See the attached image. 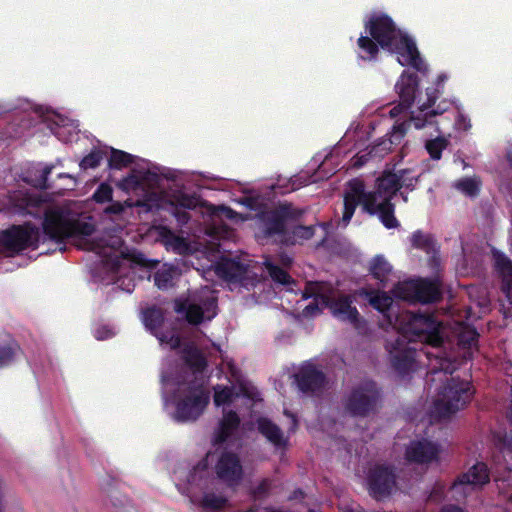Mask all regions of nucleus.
I'll return each mask as SVG.
<instances>
[{
	"label": "nucleus",
	"mask_w": 512,
	"mask_h": 512,
	"mask_svg": "<svg viewBox=\"0 0 512 512\" xmlns=\"http://www.w3.org/2000/svg\"><path fill=\"white\" fill-rule=\"evenodd\" d=\"M394 295L409 302L427 304L440 300L442 294L437 280L419 278L399 283L394 289Z\"/></svg>",
	"instance_id": "nucleus-11"
},
{
	"label": "nucleus",
	"mask_w": 512,
	"mask_h": 512,
	"mask_svg": "<svg viewBox=\"0 0 512 512\" xmlns=\"http://www.w3.org/2000/svg\"><path fill=\"white\" fill-rule=\"evenodd\" d=\"M457 344L463 350L477 348L479 333L476 328L466 323H460L456 329Z\"/></svg>",
	"instance_id": "nucleus-28"
},
{
	"label": "nucleus",
	"mask_w": 512,
	"mask_h": 512,
	"mask_svg": "<svg viewBox=\"0 0 512 512\" xmlns=\"http://www.w3.org/2000/svg\"><path fill=\"white\" fill-rule=\"evenodd\" d=\"M233 391L232 388L225 386H218L215 388L214 393V403L216 406H221L223 404H228L232 401Z\"/></svg>",
	"instance_id": "nucleus-49"
},
{
	"label": "nucleus",
	"mask_w": 512,
	"mask_h": 512,
	"mask_svg": "<svg viewBox=\"0 0 512 512\" xmlns=\"http://www.w3.org/2000/svg\"><path fill=\"white\" fill-rule=\"evenodd\" d=\"M396 125L393 126L392 133L388 139H381L377 143H375L369 150L368 153L362 154L357 158V161L355 162L356 166H362L366 161H368L370 158H383L385 155H387L391 149L393 144H399L401 139L404 136H399V138L395 137V131H396Z\"/></svg>",
	"instance_id": "nucleus-22"
},
{
	"label": "nucleus",
	"mask_w": 512,
	"mask_h": 512,
	"mask_svg": "<svg viewBox=\"0 0 512 512\" xmlns=\"http://www.w3.org/2000/svg\"><path fill=\"white\" fill-rule=\"evenodd\" d=\"M490 482V470L486 463L476 462L466 472L461 473L454 480L451 489L455 493L466 496L470 490L482 488Z\"/></svg>",
	"instance_id": "nucleus-13"
},
{
	"label": "nucleus",
	"mask_w": 512,
	"mask_h": 512,
	"mask_svg": "<svg viewBox=\"0 0 512 512\" xmlns=\"http://www.w3.org/2000/svg\"><path fill=\"white\" fill-rule=\"evenodd\" d=\"M409 108H406L404 106L401 105V100L399 101V104L394 106L391 110H390V115L392 117H396L398 116L399 114L402 113L403 110H408Z\"/></svg>",
	"instance_id": "nucleus-60"
},
{
	"label": "nucleus",
	"mask_w": 512,
	"mask_h": 512,
	"mask_svg": "<svg viewBox=\"0 0 512 512\" xmlns=\"http://www.w3.org/2000/svg\"><path fill=\"white\" fill-rule=\"evenodd\" d=\"M240 418L238 414L230 410L224 413L219 427L214 435V444H223L239 428Z\"/></svg>",
	"instance_id": "nucleus-24"
},
{
	"label": "nucleus",
	"mask_w": 512,
	"mask_h": 512,
	"mask_svg": "<svg viewBox=\"0 0 512 512\" xmlns=\"http://www.w3.org/2000/svg\"><path fill=\"white\" fill-rule=\"evenodd\" d=\"M162 344H167L171 349H177L181 346V336L174 330L158 331L154 334Z\"/></svg>",
	"instance_id": "nucleus-45"
},
{
	"label": "nucleus",
	"mask_w": 512,
	"mask_h": 512,
	"mask_svg": "<svg viewBox=\"0 0 512 512\" xmlns=\"http://www.w3.org/2000/svg\"><path fill=\"white\" fill-rule=\"evenodd\" d=\"M143 185V180L135 174H130L123 178L119 183V187L124 190H137Z\"/></svg>",
	"instance_id": "nucleus-51"
},
{
	"label": "nucleus",
	"mask_w": 512,
	"mask_h": 512,
	"mask_svg": "<svg viewBox=\"0 0 512 512\" xmlns=\"http://www.w3.org/2000/svg\"><path fill=\"white\" fill-rule=\"evenodd\" d=\"M134 162V156L118 149H111V155L108 160V166L111 169L120 170L130 166Z\"/></svg>",
	"instance_id": "nucleus-38"
},
{
	"label": "nucleus",
	"mask_w": 512,
	"mask_h": 512,
	"mask_svg": "<svg viewBox=\"0 0 512 512\" xmlns=\"http://www.w3.org/2000/svg\"><path fill=\"white\" fill-rule=\"evenodd\" d=\"M0 211L9 216L43 217L42 230L45 236L55 242L69 238L71 218L58 207H50L45 199L27 191H13L2 201Z\"/></svg>",
	"instance_id": "nucleus-2"
},
{
	"label": "nucleus",
	"mask_w": 512,
	"mask_h": 512,
	"mask_svg": "<svg viewBox=\"0 0 512 512\" xmlns=\"http://www.w3.org/2000/svg\"><path fill=\"white\" fill-rule=\"evenodd\" d=\"M39 241L40 229L30 222L0 230V252L7 256H15L29 248L37 249Z\"/></svg>",
	"instance_id": "nucleus-9"
},
{
	"label": "nucleus",
	"mask_w": 512,
	"mask_h": 512,
	"mask_svg": "<svg viewBox=\"0 0 512 512\" xmlns=\"http://www.w3.org/2000/svg\"><path fill=\"white\" fill-rule=\"evenodd\" d=\"M113 196V189L107 183H101L95 192L93 193L92 199L99 204L111 202Z\"/></svg>",
	"instance_id": "nucleus-46"
},
{
	"label": "nucleus",
	"mask_w": 512,
	"mask_h": 512,
	"mask_svg": "<svg viewBox=\"0 0 512 512\" xmlns=\"http://www.w3.org/2000/svg\"><path fill=\"white\" fill-rule=\"evenodd\" d=\"M315 234V228L312 225H293L288 227V231L282 243V246H293L311 239Z\"/></svg>",
	"instance_id": "nucleus-27"
},
{
	"label": "nucleus",
	"mask_w": 512,
	"mask_h": 512,
	"mask_svg": "<svg viewBox=\"0 0 512 512\" xmlns=\"http://www.w3.org/2000/svg\"><path fill=\"white\" fill-rule=\"evenodd\" d=\"M306 183H307L306 179H304L303 181H300V178H298V177L292 178L291 179V190L292 191L297 190L301 186L305 185Z\"/></svg>",
	"instance_id": "nucleus-58"
},
{
	"label": "nucleus",
	"mask_w": 512,
	"mask_h": 512,
	"mask_svg": "<svg viewBox=\"0 0 512 512\" xmlns=\"http://www.w3.org/2000/svg\"><path fill=\"white\" fill-rule=\"evenodd\" d=\"M52 169L53 167L52 166H46L43 170H42V173H41V184L40 186L42 188H48L46 182L48 180V177L49 175L51 174L52 172Z\"/></svg>",
	"instance_id": "nucleus-57"
},
{
	"label": "nucleus",
	"mask_w": 512,
	"mask_h": 512,
	"mask_svg": "<svg viewBox=\"0 0 512 512\" xmlns=\"http://www.w3.org/2000/svg\"><path fill=\"white\" fill-rule=\"evenodd\" d=\"M495 446L501 451L512 453V434L497 432L494 434Z\"/></svg>",
	"instance_id": "nucleus-47"
},
{
	"label": "nucleus",
	"mask_w": 512,
	"mask_h": 512,
	"mask_svg": "<svg viewBox=\"0 0 512 512\" xmlns=\"http://www.w3.org/2000/svg\"><path fill=\"white\" fill-rule=\"evenodd\" d=\"M447 79V76L444 75V74H440L438 77H437V86H442L443 83L446 81Z\"/></svg>",
	"instance_id": "nucleus-64"
},
{
	"label": "nucleus",
	"mask_w": 512,
	"mask_h": 512,
	"mask_svg": "<svg viewBox=\"0 0 512 512\" xmlns=\"http://www.w3.org/2000/svg\"><path fill=\"white\" fill-rule=\"evenodd\" d=\"M228 504L225 496L213 492L205 493L201 500V507L210 512H222Z\"/></svg>",
	"instance_id": "nucleus-36"
},
{
	"label": "nucleus",
	"mask_w": 512,
	"mask_h": 512,
	"mask_svg": "<svg viewBox=\"0 0 512 512\" xmlns=\"http://www.w3.org/2000/svg\"><path fill=\"white\" fill-rule=\"evenodd\" d=\"M216 211L218 212L219 216H223L229 220H234L238 216V213L236 211L224 205L219 206Z\"/></svg>",
	"instance_id": "nucleus-54"
},
{
	"label": "nucleus",
	"mask_w": 512,
	"mask_h": 512,
	"mask_svg": "<svg viewBox=\"0 0 512 512\" xmlns=\"http://www.w3.org/2000/svg\"><path fill=\"white\" fill-rule=\"evenodd\" d=\"M320 285L317 282H308L303 291L302 297L303 299L314 298L315 300H320Z\"/></svg>",
	"instance_id": "nucleus-52"
},
{
	"label": "nucleus",
	"mask_w": 512,
	"mask_h": 512,
	"mask_svg": "<svg viewBox=\"0 0 512 512\" xmlns=\"http://www.w3.org/2000/svg\"><path fill=\"white\" fill-rule=\"evenodd\" d=\"M173 215L176 218L177 222L182 226L186 225L191 218L190 214L181 208H175Z\"/></svg>",
	"instance_id": "nucleus-53"
},
{
	"label": "nucleus",
	"mask_w": 512,
	"mask_h": 512,
	"mask_svg": "<svg viewBox=\"0 0 512 512\" xmlns=\"http://www.w3.org/2000/svg\"><path fill=\"white\" fill-rule=\"evenodd\" d=\"M20 350L18 342L11 337L0 342V369L11 365Z\"/></svg>",
	"instance_id": "nucleus-30"
},
{
	"label": "nucleus",
	"mask_w": 512,
	"mask_h": 512,
	"mask_svg": "<svg viewBox=\"0 0 512 512\" xmlns=\"http://www.w3.org/2000/svg\"><path fill=\"white\" fill-rule=\"evenodd\" d=\"M243 204L247 206L249 209H256L257 207V199L253 197H245L243 200Z\"/></svg>",
	"instance_id": "nucleus-59"
},
{
	"label": "nucleus",
	"mask_w": 512,
	"mask_h": 512,
	"mask_svg": "<svg viewBox=\"0 0 512 512\" xmlns=\"http://www.w3.org/2000/svg\"><path fill=\"white\" fill-rule=\"evenodd\" d=\"M438 446L426 439L412 441L406 449V458L410 462L425 464L437 459Z\"/></svg>",
	"instance_id": "nucleus-17"
},
{
	"label": "nucleus",
	"mask_w": 512,
	"mask_h": 512,
	"mask_svg": "<svg viewBox=\"0 0 512 512\" xmlns=\"http://www.w3.org/2000/svg\"><path fill=\"white\" fill-rule=\"evenodd\" d=\"M321 303L331 310L334 317L348 321L354 327H358L360 314L355 306H352L353 299L350 295H341L337 298L328 295H320Z\"/></svg>",
	"instance_id": "nucleus-16"
},
{
	"label": "nucleus",
	"mask_w": 512,
	"mask_h": 512,
	"mask_svg": "<svg viewBox=\"0 0 512 512\" xmlns=\"http://www.w3.org/2000/svg\"><path fill=\"white\" fill-rule=\"evenodd\" d=\"M397 175V178L399 180L400 189L402 187H405L407 189H414L415 184L417 182V177L412 175V170L410 169H401L397 172H395Z\"/></svg>",
	"instance_id": "nucleus-48"
},
{
	"label": "nucleus",
	"mask_w": 512,
	"mask_h": 512,
	"mask_svg": "<svg viewBox=\"0 0 512 512\" xmlns=\"http://www.w3.org/2000/svg\"><path fill=\"white\" fill-rule=\"evenodd\" d=\"M304 497V492L301 489H296L293 494L289 497L290 500L301 499Z\"/></svg>",
	"instance_id": "nucleus-63"
},
{
	"label": "nucleus",
	"mask_w": 512,
	"mask_h": 512,
	"mask_svg": "<svg viewBox=\"0 0 512 512\" xmlns=\"http://www.w3.org/2000/svg\"><path fill=\"white\" fill-rule=\"evenodd\" d=\"M145 327L154 335L164 323V314L160 308L150 307L143 312Z\"/></svg>",
	"instance_id": "nucleus-34"
},
{
	"label": "nucleus",
	"mask_w": 512,
	"mask_h": 512,
	"mask_svg": "<svg viewBox=\"0 0 512 512\" xmlns=\"http://www.w3.org/2000/svg\"><path fill=\"white\" fill-rule=\"evenodd\" d=\"M271 487H272L271 480L268 478H265V479L261 480V482L251 490V496L254 499H262L269 494Z\"/></svg>",
	"instance_id": "nucleus-50"
},
{
	"label": "nucleus",
	"mask_w": 512,
	"mask_h": 512,
	"mask_svg": "<svg viewBox=\"0 0 512 512\" xmlns=\"http://www.w3.org/2000/svg\"><path fill=\"white\" fill-rule=\"evenodd\" d=\"M472 397L471 383L452 377L444 385L440 398L434 402V411L439 418H449L463 409Z\"/></svg>",
	"instance_id": "nucleus-8"
},
{
	"label": "nucleus",
	"mask_w": 512,
	"mask_h": 512,
	"mask_svg": "<svg viewBox=\"0 0 512 512\" xmlns=\"http://www.w3.org/2000/svg\"><path fill=\"white\" fill-rule=\"evenodd\" d=\"M448 146V141L443 137L427 140L425 148L433 160H440L442 152Z\"/></svg>",
	"instance_id": "nucleus-42"
},
{
	"label": "nucleus",
	"mask_w": 512,
	"mask_h": 512,
	"mask_svg": "<svg viewBox=\"0 0 512 512\" xmlns=\"http://www.w3.org/2000/svg\"><path fill=\"white\" fill-rule=\"evenodd\" d=\"M321 312L317 300L308 304L302 311L304 317H312Z\"/></svg>",
	"instance_id": "nucleus-55"
},
{
	"label": "nucleus",
	"mask_w": 512,
	"mask_h": 512,
	"mask_svg": "<svg viewBox=\"0 0 512 512\" xmlns=\"http://www.w3.org/2000/svg\"><path fill=\"white\" fill-rule=\"evenodd\" d=\"M434 356L435 364L433 365L431 372L436 373L438 371L444 372L445 374L452 375L457 369V362L450 357H447L445 353L439 352Z\"/></svg>",
	"instance_id": "nucleus-39"
},
{
	"label": "nucleus",
	"mask_w": 512,
	"mask_h": 512,
	"mask_svg": "<svg viewBox=\"0 0 512 512\" xmlns=\"http://www.w3.org/2000/svg\"><path fill=\"white\" fill-rule=\"evenodd\" d=\"M176 268L172 265L164 264L154 274V283L160 290H167L173 287Z\"/></svg>",
	"instance_id": "nucleus-32"
},
{
	"label": "nucleus",
	"mask_w": 512,
	"mask_h": 512,
	"mask_svg": "<svg viewBox=\"0 0 512 512\" xmlns=\"http://www.w3.org/2000/svg\"><path fill=\"white\" fill-rule=\"evenodd\" d=\"M403 335L394 342H388L386 349L390 355L391 366L400 374H407L413 369L417 350L411 342H421L434 348L444 343L445 328L434 314L408 313L404 318Z\"/></svg>",
	"instance_id": "nucleus-1"
},
{
	"label": "nucleus",
	"mask_w": 512,
	"mask_h": 512,
	"mask_svg": "<svg viewBox=\"0 0 512 512\" xmlns=\"http://www.w3.org/2000/svg\"><path fill=\"white\" fill-rule=\"evenodd\" d=\"M395 88L401 100V105L406 108H411L419 89V78L417 74L403 71L396 82Z\"/></svg>",
	"instance_id": "nucleus-19"
},
{
	"label": "nucleus",
	"mask_w": 512,
	"mask_h": 512,
	"mask_svg": "<svg viewBox=\"0 0 512 512\" xmlns=\"http://www.w3.org/2000/svg\"><path fill=\"white\" fill-rule=\"evenodd\" d=\"M396 474L392 466L378 464L367 475L369 494L376 500L389 497L396 487Z\"/></svg>",
	"instance_id": "nucleus-12"
},
{
	"label": "nucleus",
	"mask_w": 512,
	"mask_h": 512,
	"mask_svg": "<svg viewBox=\"0 0 512 512\" xmlns=\"http://www.w3.org/2000/svg\"><path fill=\"white\" fill-rule=\"evenodd\" d=\"M441 91L439 88H427L426 102L422 103L419 106V113L414 114L411 113V116L408 120L399 123L396 126L395 137L399 138V136H405L408 129L413 126L415 129H422L426 126L436 124L435 117L443 114L449 108V103L447 101H441L435 108L434 105L438 100Z\"/></svg>",
	"instance_id": "nucleus-10"
},
{
	"label": "nucleus",
	"mask_w": 512,
	"mask_h": 512,
	"mask_svg": "<svg viewBox=\"0 0 512 512\" xmlns=\"http://www.w3.org/2000/svg\"><path fill=\"white\" fill-rule=\"evenodd\" d=\"M104 155L102 150L93 149L88 155L82 158L79 166L82 170L95 169L100 165Z\"/></svg>",
	"instance_id": "nucleus-44"
},
{
	"label": "nucleus",
	"mask_w": 512,
	"mask_h": 512,
	"mask_svg": "<svg viewBox=\"0 0 512 512\" xmlns=\"http://www.w3.org/2000/svg\"><path fill=\"white\" fill-rule=\"evenodd\" d=\"M369 271L375 279L383 283L387 280V277L391 273L392 266L384 258V256L377 255L372 259Z\"/></svg>",
	"instance_id": "nucleus-33"
},
{
	"label": "nucleus",
	"mask_w": 512,
	"mask_h": 512,
	"mask_svg": "<svg viewBox=\"0 0 512 512\" xmlns=\"http://www.w3.org/2000/svg\"><path fill=\"white\" fill-rule=\"evenodd\" d=\"M400 190L399 180L395 172L385 171L376 181L375 191H366V194H375V199H392Z\"/></svg>",
	"instance_id": "nucleus-21"
},
{
	"label": "nucleus",
	"mask_w": 512,
	"mask_h": 512,
	"mask_svg": "<svg viewBox=\"0 0 512 512\" xmlns=\"http://www.w3.org/2000/svg\"><path fill=\"white\" fill-rule=\"evenodd\" d=\"M257 428L269 442L276 447H284L286 440L284 439L282 430L270 419L260 417L257 420Z\"/></svg>",
	"instance_id": "nucleus-25"
},
{
	"label": "nucleus",
	"mask_w": 512,
	"mask_h": 512,
	"mask_svg": "<svg viewBox=\"0 0 512 512\" xmlns=\"http://www.w3.org/2000/svg\"><path fill=\"white\" fill-rule=\"evenodd\" d=\"M453 187L465 196L474 198L480 193L481 180L477 177H462L453 183Z\"/></svg>",
	"instance_id": "nucleus-31"
},
{
	"label": "nucleus",
	"mask_w": 512,
	"mask_h": 512,
	"mask_svg": "<svg viewBox=\"0 0 512 512\" xmlns=\"http://www.w3.org/2000/svg\"><path fill=\"white\" fill-rule=\"evenodd\" d=\"M210 402V393L203 384L191 381L180 390L175 403L174 419L177 422H194L204 412Z\"/></svg>",
	"instance_id": "nucleus-7"
},
{
	"label": "nucleus",
	"mask_w": 512,
	"mask_h": 512,
	"mask_svg": "<svg viewBox=\"0 0 512 512\" xmlns=\"http://www.w3.org/2000/svg\"><path fill=\"white\" fill-rule=\"evenodd\" d=\"M171 204L175 208L193 210L198 206V198L195 195L180 193L174 196Z\"/></svg>",
	"instance_id": "nucleus-43"
},
{
	"label": "nucleus",
	"mask_w": 512,
	"mask_h": 512,
	"mask_svg": "<svg viewBox=\"0 0 512 512\" xmlns=\"http://www.w3.org/2000/svg\"><path fill=\"white\" fill-rule=\"evenodd\" d=\"M135 261H136L137 263L142 264V265H145V266H151V267H155V266L158 264V262H157V261H154V262L149 261V264H148V263H146V262H144L143 257H142V255H141V254H140L138 257H136Z\"/></svg>",
	"instance_id": "nucleus-62"
},
{
	"label": "nucleus",
	"mask_w": 512,
	"mask_h": 512,
	"mask_svg": "<svg viewBox=\"0 0 512 512\" xmlns=\"http://www.w3.org/2000/svg\"><path fill=\"white\" fill-rule=\"evenodd\" d=\"M214 470L217 478L230 488L238 486L244 475L239 456L231 451H223L220 454Z\"/></svg>",
	"instance_id": "nucleus-14"
},
{
	"label": "nucleus",
	"mask_w": 512,
	"mask_h": 512,
	"mask_svg": "<svg viewBox=\"0 0 512 512\" xmlns=\"http://www.w3.org/2000/svg\"><path fill=\"white\" fill-rule=\"evenodd\" d=\"M383 403V390L373 379L353 385L342 399L344 411L354 418H368L378 413Z\"/></svg>",
	"instance_id": "nucleus-6"
},
{
	"label": "nucleus",
	"mask_w": 512,
	"mask_h": 512,
	"mask_svg": "<svg viewBox=\"0 0 512 512\" xmlns=\"http://www.w3.org/2000/svg\"><path fill=\"white\" fill-rule=\"evenodd\" d=\"M494 269L502 279V291L512 304V260L502 251L492 248Z\"/></svg>",
	"instance_id": "nucleus-18"
},
{
	"label": "nucleus",
	"mask_w": 512,
	"mask_h": 512,
	"mask_svg": "<svg viewBox=\"0 0 512 512\" xmlns=\"http://www.w3.org/2000/svg\"><path fill=\"white\" fill-rule=\"evenodd\" d=\"M182 358L185 364L194 372H203L207 367L205 355L193 344H188L183 348Z\"/></svg>",
	"instance_id": "nucleus-26"
},
{
	"label": "nucleus",
	"mask_w": 512,
	"mask_h": 512,
	"mask_svg": "<svg viewBox=\"0 0 512 512\" xmlns=\"http://www.w3.org/2000/svg\"><path fill=\"white\" fill-rule=\"evenodd\" d=\"M365 31L382 49L397 54L401 66H410L420 73L428 71L415 41L399 29L387 14H372L365 22Z\"/></svg>",
	"instance_id": "nucleus-3"
},
{
	"label": "nucleus",
	"mask_w": 512,
	"mask_h": 512,
	"mask_svg": "<svg viewBox=\"0 0 512 512\" xmlns=\"http://www.w3.org/2000/svg\"><path fill=\"white\" fill-rule=\"evenodd\" d=\"M358 57L364 61H376L380 45L368 34L361 35L357 40Z\"/></svg>",
	"instance_id": "nucleus-29"
},
{
	"label": "nucleus",
	"mask_w": 512,
	"mask_h": 512,
	"mask_svg": "<svg viewBox=\"0 0 512 512\" xmlns=\"http://www.w3.org/2000/svg\"><path fill=\"white\" fill-rule=\"evenodd\" d=\"M343 214L341 222L347 226L358 206L363 212L373 216L378 215L380 222L386 229H395L400 222L395 216V204L389 199L377 200L375 194H366L365 183L359 178L348 181L343 195Z\"/></svg>",
	"instance_id": "nucleus-4"
},
{
	"label": "nucleus",
	"mask_w": 512,
	"mask_h": 512,
	"mask_svg": "<svg viewBox=\"0 0 512 512\" xmlns=\"http://www.w3.org/2000/svg\"><path fill=\"white\" fill-rule=\"evenodd\" d=\"M440 512H464L462 508L455 505H448L441 508Z\"/></svg>",
	"instance_id": "nucleus-61"
},
{
	"label": "nucleus",
	"mask_w": 512,
	"mask_h": 512,
	"mask_svg": "<svg viewBox=\"0 0 512 512\" xmlns=\"http://www.w3.org/2000/svg\"><path fill=\"white\" fill-rule=\"evenodd\" d=\"M95 232L94 224L71 218L69 238L77 236H91Z\"/></svg>",
	"instance_id": "nucleus-40"
},
{
	"label": "nucleus",
	"mask_w": 512,
	"mask_h": 512,
	"mask_svg": "<svg viewBox=\"0 0 512 512\" xmlns=\"http://www.w3.org/2000/svg\"><path fill=\"white\" fill-rule=\"evenodd\" d=\"M369 299V304L379 312L384 313L389 310L393 303V299L386 293L381 291H367L364 290L363 293Z\"/></svg>",
	"instance_id": "nucleus-35"
},
{
	"label": "nucleus",
	"mask_w": 512,
	"mask_h": 512,
	"mask_svg": "<svg viewBox=\"0 0 512 512\" xmlns=\"http://www.w3.org/2000/svg\"><path fill=\"white\" fill-rule=\"evenodd\" d=\"M248 265L239 260L221 258L216 264V273L223 279L230 282H240L245 278Z\"/></svg>",
	"instance_id": "nucleus-20"
},
{
	"label": "nucleus",
	"mask_w": 512,
	"mask_h": 512,
	"mask_svg": "<svg viewBox=\"0 0 512 512\" xmlns=\"http://www.w3.org/2000/svg\"><path fill=\"white\" fill-rule=\"evenodd\" d=\"M303 215L304 210L290 202H280L273 208L261 210L257 214L258 239L282 246L288 227Z\"/></svg>",
	"instance_id": "nucleus-5"
},
{
	"label": "nucleus",
	"mask_w": 512,
	"mask_h": 512,
	"mask_svg": "<svg viewBox=\"0 0 512 512\" xmlns=\"http://www.w3.org/2000/svg\"><path fill=\"white\" fill-rule=\"evenodd\" d=\"M411 244L416 249L430 253L434 250L435 240L431 234L416 230L411 236Z\"/></svg>",
	"instance_id": "nucleus-37"
},
{
	"label": "nucleus",
	"mask_w": 512,
	"mask_h": 512,
	"mask_svg": "<svg viewBox=\"0 0 512 512\" xmlns=\"http://www.w3.org/2000/svg\"><path fill=\"white\" fill-rule=\"evenodd\" d=\"M174 310L177 314L184 315L189 324L199 325L204 320L203 308L198 304L191 303L187 298L175 299Z\"/></svg>",
	"instance_id": "nucleus-23"
},
{
	"label": "nucleus",
	"mask_w": 512,
	"mask_h": 512,
	"mask_svg": "<svg viewBox=\"0 0 512 512\" xmlns=\"http://www.w3.org/2000/svg\"><path fill=\"white\" fill-rule=\"evenodd\" d=\"M266 269L269 276L274 282L279 283L281 285H290L294 283V280L292 279L290 274L280 266L267 262Z\"/></svg>",
	"instance_id": "nucleus-41"
},
{
	"label": "nucleus",
	"mask_w": 512,
	"mask_h": 512,
	"mask_svg": "<svg viewBox=\"0 0 512 512\" xmlns=\"http://www.w3.org/2000/svg\"><path fill=\"white\" fill-rule=\"evenodd\" d=\"M123 211H124V205L121 202H119V201L112 202L105 209L106 213H108V214H115V215L121 214Z\"/></svg>",
	"instance_id": "nucleus-56"
},
{
	"label": "nucleus",
	"mask_w": 512,
	"mask_h": 512,
	"mask_svg": "<svg viewBox=\"0 0 512 512\" xmlns=\"http://www.w3.org/2000/svg\"><path fill=\"white\" fill-rule=\"evenodd\" d=\"M294 378L298 390L311 396L322 393L327 384L326 374L312 363L302 365Z\"/></svg>",
	"instance_id": "nucleus-15"
}]
</instances>
